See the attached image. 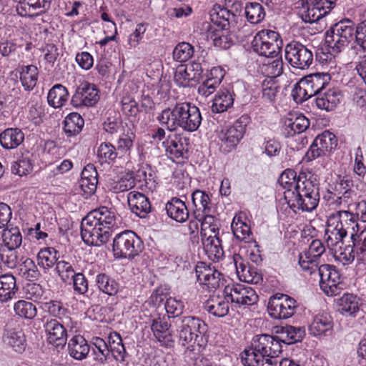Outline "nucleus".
I'll use <instances>...</instances> for the list:
<instances>
[{"mask_svg": "<svg viewBox=\"0 0 366 366\" xmlns=\"http://www.w3.org/2000/svg\"><path fill=\"white\" fill-rule=\"evenodd\" d=\"M88 215L93 217L99 225L108 229L109 232L111 228L117 226V222L119 221V217L116 214V212L107 207L95 209L88 213Z\"/></svg>", "mask_w": 366, "mask_h": 366, "instance_id": "obj_25", "label": "nucleus"}, {"mask_svg": "<svg viewBox=\"0 0 366 366\" xmlns=\"http://www.w3.org/2000/svg\"><path fill=\"white\" fill-rule=\"evenodd\" d=\"M250 122L249 116L243 114L234 122L232 126L219 134V149L221 153L227 154L236 149Z\"/></svg>", "mask_w": 366, "mask_h": 366, "instance_id": "obj_7", "label": "nucleus"}, {"mask_svg": "<svg viewBox=\"0 0 366 366\" xmlns=\"http://www.w3.org/2000/svg\"><path fill=\"white\" fill-rule=\"evenodd\" d=\"M315 138L318 140L321 144L320 146L328 155L332 153L337 146V139L336 136L327 130L317 135Z\"/></svg>", "mask_w": 366, "mask_h": 366, "instance_id": "obj_62", "label": "nucleus"}, {"mask_svg": "<svg viewBox=\"0 0 366 366\" xmlns=\"http://www.w3.org/2000/svg\"><path fill=\"white\" fill-rule=\"evenodd\" d=\"M245 16L251 24H258L264 19V9L259 3H248L245 7Z\"/></svg>", "mask_w": 366, "mask_h": 366, "instance_id": "obj_57", "label": "nucleus"}, {"mask_svg": "<svg viewBox=\"0 0 366 366\" xmlns=\"http://www.w3.org/2000/svg\"><path fill=\"white\" fill-rule=\"evenodd\" d=\"M333 325L332 317L326 312H322L314 317L309 330L313 336L326 335L327 332L332 331Z\"/></svg>", "mask_w": 366, "mask_h": 366, "instance_id": "obj_32", "label": "nucleus"}, {"mask_svg": "<svg viewBox=\"0 0 366 366\" xmlns=\"http://www.w3.org/2000/svg\"><path fill=\"white\" fill-rule=\"evenodd\" d=\"M298 307L297 301L284 294H276L269 301L268 312L274 319H288L294 315Z\"/></svg>", "mask_w": 366, "mask_h": 366, "instance_id": "obj_13", "label": "nucleus"}, {"mask_svg": "<svg viewBox=\"0 0 366 366\" xmlns=\"http://www.w3.org/2000/svg\"><path fill=\"white\" fill-rule=\"evenodd\" d=\"M197 280L207 290H215L220 285L222 274L214 267L199 262L195 267Z\"/></svg>", "mask_w": 366, "mask_h": 366, "instance_id": "obj_19", "label": "nucleus"}, {"mask_svg": "<svg viewBox=\"0 0 366 366\" xmlns=\"http://www.w3.org/2000/svg\"><path fill=\"white\" fill-rule=\"evenodd\" d=\"M330 76L328 73H314L303 78L306 84L310 88L312 97H317L320 92L326 89L330 81Z\"/></svg>", "mask_w": 366, "mask_h": 366, "instance_id": "obj_31", "label": "nucleus"}, {"mask_svg": "<svg viewBox=\"0 0 366 366\" xmlns=\"http://www.w3.org/2000/svg\"><path fill=\"white\" fill-rule=\"evenodd\" d=\"M55 271L64 283L69 282L76 274L73 264L64 259H59L55 267Z\"/></svg>", "mask_w": 366, "mask_h": 366, "instance_id": "obj_59", "label": "nucleus"}, {"mask_svg": "<svg viewBox=\"0 0 366 366\" xmlns=\"http://www.w3.org/2000/svg\"><path fill=\"white\" fill-rule=\"evenodd\" d=\"M26 297L34 302H41L46 299L43 287L36 283H29L24 287Z\"/></svg>", "mask_w": 366, "mask_h": 366, "instance_id": "obj_64", "label": "nucleus"}, {"mask_svg": "<svg viewBox=\"0 0 366 366\" xmlns=\"http://www.w3.org/2000/svg\"><path fill=\"white\" fill-rule=\"evenodd\" d=\"M309 127L310 120L300 114L286 119L284 129L287 137H293L305 132Z\"/></svg>", "mask_w": 366, "mask_h": 366, "instance_id": "obj_39", "label": "nucleus"}, {"mask_svg": "<svg viewBox=\"0 0 366 366\" xmlns=\"http://www.w3.org/2000/svg\"><path fill=\"white\" fill-rule=\"evenodd\" d=\"M357 27L350 19H344L335 24L325 34V44L328 52L333 56L343 51L356 39Z\"/></svg>", "mask_w": 366, "mask_h": 366, "instance_id": "obj_5", "label": "nucleus"}, {"mask_svg": "<svg viewBox=\"0 0 366 366\" xmlns=\"http://www.w3.org/2000/svg\"><path fill=\"white\" fill-rule=\"evenodd\" d=\"M37 264L45 272L56 266L59 261V252L54 247L42 248L37 254Z\"/></svg>", "mask_w": 366, "mask_h": 366, "instance_id": "obj_40", "label": "nucleus"}, {"mask_svg": "<svg viewBox=\"0 0 366 366\" xmlns=\"http://www.w3.org/2000/svg\"><path fill=\"white\" fill-rule=\"evenodd\" d=\"M98 92L94 84L84 81L76 88L71 104L75 107H93L99 99Z\"/></svg>", "mask_w": 366, "mask_h": 366, "instance_id": "obj_20", "label": "nucleus"}, {"mask_svg": "<svg viewBox=\"0 0 366 366\" xmlns=\"http://www.w3.org/2000/svg\"><path fill=\"white\" fill-rule=\"evenodd\" d=\"M284 197L295 212H311L320 202V186L311 177L307 178L305 172H300L295 189L286 190Z\"/></svg>", "mask_w": 366, "mask_h": 366, "instance_id": "obj_3", "label": "nucleus"}, {"mask_svg": "<svg viewBox=\"0 0 366 366\" xmlns=\"http://www.w3.org/2000/svg\"><path fill=\"white\" fill-rule=\"evenodd\" d=\"M233 260L240 281L258 285L262 282V275L258 269L245 263L239 254H234Z\"/></svg>", "mask_w": 366, "mask_h": 366, "instance_id": "obj_22", "label": "nucleus"}, {"mask_svg": "<svg viewBox=\"0 0 366 366\" xmlns=\"http://www.w3.org/2000/svg\"><path fill=\"white\" fill-rule=\"evenodd\" d=\"M90 350L91 346L81 335H75L69 341V353L75 360H82L85 359Z\"/></svg>", "mask_w": 366, "mask_h": 366, "instance_id": "obj_33", "label": "nucleus"}, {"mask_svg": "<svg viewBox=\"0 0 366 366\" xmlns=\"http://www.w3.org/2000/svg\"><path fill=\"white\" fill-rule=\"evenodd\" d=\"M309 89L303 78L301 79L299 82L295 84L291 92V96L294 101L300 104L312 97Z\"/></svg>", "mask_w": 366, "mask_h": 366, "instance_id": "obj_61", "label": "nucleus"}, {"mask_svg": "<svg viewBox=\"0 0 366 366\" xmlns=\"http://www.w3.org/2000/svg\"><path fill=\"white\" fill-rule=\"evenodd\" d=\"M214 209L212 208L209 209V212L207 213H198L194 215V217L197 220L201 222L202 229H209L210 232L213 234H218L219 232V227H218V219L212 214Z\"/></svg>", "mask_w": 366, "mask_h": 366, "instance_id": "obj_55", "label": "nucleus"}, {"mask_svg": "<svg viewBox=\"0 0 366 366\" xmlns=\"http://www.w3.org/2000/svg\"><path fill=\"white\" fill-rule=\"evenodd\" d=\"M233 104L232 93L227 89H220L213 99L212 111L214 113H222L231 108Z\"/></svg>", "mask_w": 366, "mask_h": 366, "instance_id": "obj_43", "label": "nucleus"}, {"mask_svg": "<svg viewBox=\"0 0 366 366\" xmlns=\"http://www.w3.org/2000/svg\"><path fill=\"white\" fill-rule=\"evenodd\" d=\"M316 272L320 277V287L327 296H336L343 290L341 276L334 266L321 264Z\"/></svg>", "mask_w": 366, "mask_h": 366, "instance_id": "obj_12", "label": "nucleus"}, {"mask_svg": "<svg viewBox=\"0 0 366 366\" xmlns=\"http://www.w3.org/2000/svg\"><path fill=\"white\" fill-rule=\"evenodd\" d=\"M127 202L131 211L140 218L146 217L151 212L149 199L139 192H130L127 195Z\"/></svg>", "mask_w": 366, "mask_h": 366, "instance_id": "obj_23", "label": "nucleus"}, {"mask_svg": "<svg viewBox=\"0 0 366 366\" xmlns=\"http://www.w3.org/2000/svg\"><path fill=\"white\" fill-rule=\"evenodd\" d=\"M179 333V344L182 346H192L199 335H203L207 330V325L198 317L194 316L181 317L176 321Z\"/></svg>", "mask_w": 366, "mask_h": 366, "instance_id": "obj_9", "label": "nucleus"}, {"mask_svg": "<svg viewBox=\"0 0 366 366\" xmlns=\"http://www.w3.org/2000/svg\"><path fill=\"white\" fill-rule=\"evenodd\" d=\"M224 294L232 302L239 305L251 306L256 304L259 300L254 289L240 284L227 285L224 289Z\"/></svg>", "mask_w": 366, "mask_h": 366, "instance_id": "obj_16", "label": "nucleus"}, {"mask_svg": "<svg viewBox=\"0 0 366 366\" xmlns=\"http://www.w3.org/2000/svg\"><path fill=\"white\" fill-rule=\"evenodd\" d=\"M19 274L29 281L37 280L41 276V272L37 266L30 258H26L21 262L19 264Z\"/></svg>", "mask_w": 366, "mask_h": 366, "instance_id": "obj_53", "label": "nucleus"}, {"mask_svg": "<svg viewBox=\"0 0 366 366\" xmlns=\"http://www.w3.org/2000/svg\"><path fill=\"white\" fill-rule=\"evenodd\" d=\"M69 96L67 89L61 84H56L48 92V104L55 109L61 108L68 101Z\"/></svg>", "mask_w": 366, "mask_h": 366, "instance_id": "obj_38", "label": "nucleus"}, {"mask_svg": "<svg viewBox=\"0 0 366 366\" xmlns=\"http://www.w3.org/2000/svg\"><path fill=\"white\" fill-rule=\"evenodd\" d=\"M342 97L341 92L336 88H330L320 92L315 98V104L320 109L333 110Z\"/></svg>", "mask_w": 366, "mask_h": 366, "instance_id": "obj_26", "label": "nucleus"}, {"mask_svg": "<svg viewBox=\"0 0 366 366\" xmlns=\"http://www.w3.org/2000/svg\"><path fill=\"white\" fill-rule=\"evenodd\" d=\"M337 310L345 315H352L359 310V298L357 295L345 293L337 300Z\"/></svg>", "mask_w": 366, "mask_h": 366, "instance_id": "obj_42", "label": "nucleus"}, {"mask_svg": "<svg viewBox=\"0 0 366 366\" xmlns=\"http://www.w3.org/2000/svg\"><path fill=\"white\" fill-rule=\"evenodd\" d=\"M18 290L16 278L11 273L0 275V301L7 302L11 300Z\"/></svg>", "mask_w": 366, "mask_h": 366, "instance_id": "obj_41", "label": "nucleus"}, {"mask_svg": "<svg viewBox=\"0 0 366 366\" xmlns=\"http://www.w3.org/2000/svg\"><path fill=\"white\" fill-rule=\"evenodd\" d=\"M4 341L19 353H21L25 350L26 337L23 331L20 329L7 330L4 334Z\"/></svg>", "mask_w": 366, "mask_h": 366, "instance_id": "obj_45", "label": "nucleus"}, {"mask_svg": "<svg viewBox=\"0 0 366 366\" xmlns=\"http://www.w3.org/2000/svg\"><path fill=\"white\" fill-rule=\"evenodd\" d=\"M17 1L16 10L22 16H32L39 13H35L37 9H48L51 0H16Z\"/></svg>", "mask_w": 366, "mask_h": 366, "instance_id": "obj_36", "label": "nucleus"}, {"mask_svg": "<svg viewBox=\"0 0 366 366\" xmlns=\"http://www.w3.org/2000/svg\"><path fill=\"white\" fill-rule=\"evenodd\" d=\"M157 119L170 132L181 129L189 132L197 131L202 120L199 109L188 102H179L166 108Z\"/></svg>", "mask_w": 366, "mask_h": 366, "instance_id": "obj_1", "label": "nucleus"}, {"mask_svg": "<svg viewBox=\"0 0 366 366\" xmlns=\"http://www.w3.org/2000/svg\"><path fill=\"white\" fill-rule=\"evenodd\" d=\"M194 46L188 42L178 43L173 50V59L179 62L188 61L194 54Z\"/></svg>", "mask_w": 366, "mask_h": 366, "instance_id": "obj_58", "label": "nucleus"}, {"mask_svg": "<svg viewBox=\"0 0 366 366\" xmlns=\"http://www.w3.org/2000/svg\"><path fill=\"white\" fill-rule=\"evenodd\" d=\"M285 57L288 64L297 69H307L313 63L312 49L297 41L285 46Z\"/></svg>", "mask_w": 366, "mask_h": 366, "instance_id": "obj_10", "label": "nucleus"}, {"mask_svg": "<svg viewBox=\"0 0 366 366\" xmlns=\"http://www.w3.org/2000/svg\"><path fill=\"white\" fill-rule=\"evenodd\" d=\"M111 235L108 229L99 225L96 220L88 214L81 222V236L89 245L100 246L106 243Z\"/></svg>", "mask_w": 366, "mask_h": 366, "instance_id": "obj_11", "label": "nucleus"}, {"mask_svg": "<svg viewBox=\"0 0 366 366\" xmlns=\"http://www.w3.org/2000/svg\"><path fill=\"white\" fill-rule=\"evenodd\" d=\"M3 242L7 249H17L22 243V235L18 227L4 229L2 234Z\"/></svg>", "mask_w": 366, "mask_h": 366, "instance_id": "obj_54", "label": "nucleus"}, {"mask_svg": "<svg viewBox=\"0 0 366 366\" xmlns=\"http://www.w3.org/2000/svg\"><path fill=\"white\" fill-rule=\"evenodd\" d=\"M225 7L218 6V10L212 14V21L220 29L211 32L210 38L215 47L228 49L234 44L233 35L229 32L230 24L237 21V14L241 4L238 0H225Z\"/></svg>", "mask_w": 366, "mask_h": 366, "instance_id": "obj_4", "label": "nucleus"}, {"mask_svg": "<svg viewBox=\"0 0 366 366\" xmlns=\"http://www.w3.org/2000/svg\"><path fill=\"white\" fill-rule=\"evenodd\" d=\"M44 328L49 343H56V345L66 343L67 337L66 330L58 320L56 319L47 320L44 325Z\"/></svg>", "mask_w": 366, "mask_h": 366, "instance_id": "obj_27", "label": "nucleus"}, {"mask_svg": "<svg viewBox=\"0 0 366 366\" xmlns=\"http://www.w3.org/2000/svg\"><path fill=\"white\" fill-rule=\"evenodd\" d=\"M224 75L218 68L213 67L210 70V76L201 84L198 87V94L207 97L213 94L219 86Z\"/></svg>", "mask_w": 366, "mask_h": 366, "instance_id": "obj_35", "label": "nucleus"}, {"mask_svg": "<svg viewBox=\"0 0 366 366\" xmlns=\"http://www.w3.org/2000/svg\"><path fill=\"white\" fill-rule=\"evenodd\" d=\"M305 21L315 22L326 16L335 6L336 0H302Z\"/></svg>", "mask_w": 366, "mask_h": 366, "instance_id": "obj_17", "label": "nucleus"}, {"mask_svg": "<svg viewBox=\"0 0 366 366\" xmlns=\"http://www.w3.org/2000/svg\"><path fill=\"white\" fill-rule=\"evenodd\" d=\"M167 215L177 222H186L189 216V210L184 201L172 197L165 205Z\"/></svg>", "mask_w": 366, "mask_h": 366, "instance_id": "obj_28", "label": "nucleus"}, {"mask_svg": "<svg viewBox=\"0 0 366 366\" xmlns=\"http://www.w3.org/2000/svg\"><path fill=\"white\" fill-rule=\"evenodd\" d=\"M144 248L140 237L131 230L117 234L113 239L112 251L116 259H133Z\"/></svg>", "mask_w": 366, "mask_h": 366, "instance_id": "obj_6", "label": "nucleus"}, {"mask_svg": "<svg viewBox=\"0 0 366 366\" xmlns=\"http://www.w3.org/2000/svg\"><path fill=\"white\" fill-rule=\"evenodd\" d=\"M275 333L281 345H292L302 341L305 335V330L292 325L278 326L275 327Z\"/></svg>", "mask_w": 366, "mask_h": 366, "instance_id": "obj_24", "label": "nucleus"}, {"mask_svg": "<svg viewBox=\"0 0 366 366\" xmlns=\"http://www.w3.org/2000/svg\"><path fill=\"white\" fill-rule=\"evenodd\" d=\"M92 355L95 361L104 364L109 357L110 350L106 342L100 337H94L92 342Z\"/></svg>", "mask_w": 366, "mask_h": 366, "instance_id": "obj_48", "label": "nucleus"}, {"mask_svg": "<svg viewBox=\"0 0 366 366\" xmlns=\"http://www.w3.org/2000/svg\"><path fill=\"white\" fill-rule=\"evenodd\" d=\"M262 69L267 76L275 78L283 72V61L281 56L266 57Z\"/></svg>", "mask_w": 366, "mask_h": 366, "instance_id": "obj_56", "label": "nucleus"}, {"mask_svg": "<svg viewBox=\"0 0 366 366\" xmlns=\"http://www.w3.org/2000/svg\"><path fill=\"white\" fill-rule=\"evenodd\" d=\"M166 152L173 159L186 158L188 152L187 139L175 136L174 139L167 142Z\"/></svg>", "mask_w": 366, "mask_h": 366, "instance_id": "obj_37", "label": "nucleus"}, {"mask_svg": "<svg viewBox=\"0 0 366 366\" xmlns=\"http://www.w3.org/2000/svg\"><path fill=\"white\" fill-rule=\"evenodd\" d=\"M96 282L99 290L109 296L117 295L119 291V283L104 273L97 275Z\"/></svg>", "mask_w": 366, "mask_h": 366, "instance_id": "obj_50", "label": "nucleus"}, {"mask_svg": "<svg viewBox=\"0 0 366 366\" xmlns=\"http://www.w3.org/2000/svg\"><path fill=\"white\" fill-rule=\"evenodd\" d=\"M97 156L101 164H110L114 162L118 157L117 148L110 142H102L97 148Z\"/></svg>", "mask_w": 366, "mask_h": 366, "instance_id": "obj_52", "label": "nucleus"}, {"mask_svg": "<svg viewBox=\"0 0 366 366\" xmlns=\"http://www.w3.org/2000/svg\"><path fill=\"white\" fill-rule=\"evenodd\" d=\"M24 140V134L17 127L7 128L0 133V144L5 149H16Z\"/></svg>", "mask_w": 366, "mask_h": 366, "instance_id": "obj_30", "label": "nucleus"}, {"mask_svg": "<svg viewBox=\"0 0 366 366\" xmlns=\"http://www.w3.org/2000/svg\"><path fill=\"white\" fill-rule=\"evenodd\" d=\"M325 252L324 243L320 239H314L307 251L299 254V264L303 271L310 274L316 273L319 266V260Z\"/></svg>", "mask_w": 366, "mask_h": 366, "instance_id": "obj_15", "label": "nucleus"}, {"mask_svg": "<svg viewBox=\"0 0 366 366\" xmlns=\"http://www.w3.org/2000/svg\"><path fill=\"white\" fill-rule=\"evenodd\" d=\"M205 65L206 63L198 61H193L187 65H179L174 72V81L182 87L193 86L202 77Z\"/></svg>", "mask_w": 366, "mask_h": 366, "instance_id": "obj_14", "label": "nucleus"}, {"mask_svg": "<svg viewBox=\"0 0 366 366\" xmlns=\"http://www.w3.org/2000/svg\"><path fill=\"white\" fill-rule=\"evenodd\" d=\"M109 349L114 358L120 362L124 361L127 352L120 335L117 332H112L109 336Z\"/></svg>", "mask_w": 366, "mask_h": 366, "instance_id": "obj_51", "label": "nucleus"}, {"mask_svg": "<svg viewBox=\"0 0 366 366\" xmlns=\"http://www.w3.org/2000/svg\"><path fill=\"white\" fill-rule=\"evenodd\" d=\"M244 215L236 214L231 224V228L234 237L239 241L249 242L252 239V233L250 226L244 220Z\"/></svg>", "mask_w": 366, "mask_h": 366, "instance_id": "obj_34", "label": "nucleus"}, {"mask_svg": "<svg viewBox=\"0 0 366 366\" xmlns=\"http://www.w3.org/2000/svg\"><path fill=\"white\" fill-rule=\"evenodd\" d=\"M14 310L16 315L26 319H33L36 315V306L26 300H19L14 304Z\"/></svg>", "mask_w": 366, "mask_h": 366, "instance_id": "obj_60", "label": "nucleus"}, {"mask_svg": "<svg viewBox=\"0 0 366 366\" xmlns=\"http://www.w3.org/2000/svg\"><path fill=\"white\" fill-rule=\"evenodd\" d=\"M338 216L340 220L334 230L336 234L339 235V239L350 234L351 239L356 241V236L360 230L357 216L347 210L339 211Z\"/></svg>", "mask_w": 366, "mask_h": 366, "instance_id": "obj_18", "label": "nucleus"}, {"mask_svg": "<svg viewBox=\"0 0 366 366\" xmlns=\"http://www.w3.org/2000/svg\"><path fill=\"white\" fill-rule=\"evenodd\" d=\"M164 308L168 319L178 317L183 312L184 304L181 300L173 297H169L164 303Z\"/></svg>", "mask_w": 366, "mask_h": 366, "instance_id": "obj_63", "label": "nucleus"}, {"mask_svg": "<svg viewBox=\"0 0 366 366\" xmlns=\"http://www.w3.org/2000/svg\"><path fill=\"white\" fill-rule=\"evenodd\" d=\"M282 352V345L276 335H257L251 347L240 354L241 362L244 366H276V359Z\"/></svg>", "mask_w": 366, "mask_h": 366, "instance_id": "obj_2", "label": "nucleus"}, {"mask_svg": "<svg viewBox=\"0 0 366 366\" xmlns=\"http://www.w3.org/2000/svg\"><path fill=\"white\" fill-rule=\"evenodd\" d=\"M218 234L209 235L206 237V233L202 234V244L204 249L209 256H214L216 259H219L223 255V249L221 246V240L217 237Z\"/></svg>", "mask_w": 366, "mask_h": 366, "instance_id": "obj_49", "label": "nucleus"}, {"mask_svg": "<svg viewBox=\"0 0 366 366\" xmlns=\"http://www.w3.org/2000/svg\"><path fill=\"white\" fill-rule=\"evenodd\" d=\"M192 202L194 206V216L198 213H208L212 208L209 194L204 191L196 189L192 194Z\"/></svg>", "mask_w": 366, "mask_h": 366, "instance_id": "obj_44", "label": "nucleus"}, {"mask_svg": "<svg viewBox=\"0 0 366 366\" xmlns=\"http://www.w3.org/2000/svg\"><path fill=\"white\" fill-rule=\"evenodd\" d=\"M84 125V120L81 116L76 112H72L64 120V131L67 137L76 136L81 132Z\"/></svg>", "mask_w": 366, "mask_h": 366, "instance_id": "obj_47", "label": "nucleus"}, {"mask_svg": "<svg viewBox=\"0 0 366 366\" xmlns=\"http://www.w3.org/2000/svg\"><path fill=\"white\" fill-rule=\"evenodd\" d=\"M165 315H158L154 317L151 324V330L154 336L162 346L172 347L174 345V340L170 330L171 324Z\"/></svg>", "mask_w": 366, "mask_h": 366, "instance_id": "obj_21", "label": "nucleus"}, {"mask_svg": "<svg viewBox=\"0 0 366 366\" xmlns=\"http://www.w3.org/2000/svg\"><path fill=\"white\" fill-rule=\"evenodd\" d=\"M226 295H212L205 302L204 308L209 313L218 317H223L229 312V301Z\"/></svg>", "mask_w": 366, "mask_h": 366, "instance_id": "obj_29", "label": "nucleus"}, {"mask_svg": "<svg viewBox=\"0 0 366 366\" xmlns=\"http://www.w3.org/2000/svg\"><path fill=\"white\" fill-rule=\"evenodd\" d=\"M38 69L34 65L22 66L20 71V81L25 91L30 92L36 85Z\"/></svg>", "mask_w": 366, "mask_h": 366, "instance_id": "obj_46", "label": "nucleus"}, {"mask_svg": "<svg viewBox=\"0 0 366 366\" xmlns=\"http://www.w3.org/2000/svg\"><path fill=\"white\" fill-rule=\"evenodd\" d=\"M282 46L280 34L270 29H262L254 36L252 42L253 51L265 57L277 56Z\"/></svg>", "mask_w": 366, "mask_h": 366, "instance_id": "obj_8", "label": "nucleus"}]
</instances>
